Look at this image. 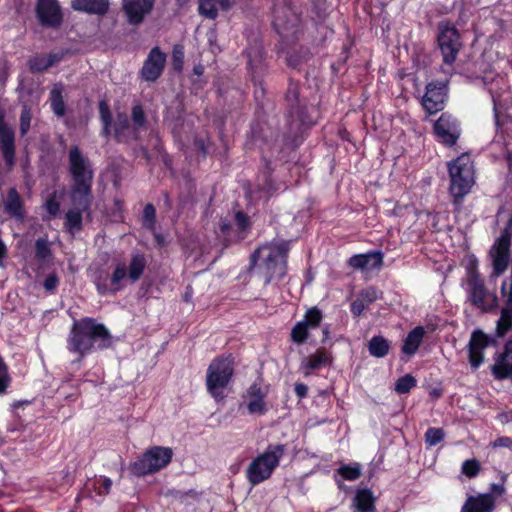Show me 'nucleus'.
I'll return each instance as SVG.
<instances>
[{"mask_svg": "<svg viewBox=\"0 0 512 512\" xmlns=\"http://www.w3.org/2000/svg\"><path fill=\"white\" fill-rule=\"evenodd\" d=\"M110 343V333L103 324L92 318H84L74 322L67 339V348L83 357L94 349L107 348Z\"/></svg>", "mask_w": 512, "mask_h": 512, "instance_id": "obj_1", "label": "nucleus"}, {"mask_svg": "<svg viewBox=\"0 0 512 512\" xmlns=\"http://www.w3.org/2000/svg\"><path fill=\"white\" fill-rule=\"evenodd\" d=\"M288 247L284 243H269L260 246L251 255V265L255 275L265 284L274 279H281L286 274Z\"/></svg>", "mask_w": 512, "mask_h": 512, "instance_id": "obj_2", "label": "nucleus"}, {"mask_svg": "<svg viewBox=\"0 0 512 512\" xmlns=\"http://www.w3.org/2000/svg\"><path fill=\"white\" fill-rule=\"evenodd\" d=\"M69 163L74 181L71 197L75 204L87 208L91 204L90 193L93 178L90 163L77 146L72 147L69 152Z\"/></svg>", "mask_w": 512, "mask_h": 512, "instance_id": "obj_3", "label": "nucleus"}, {"mask_svg": "<svg viewBox=\"0 0 512 512\" xmlns=\"http://www.w3.org/2000/svg\"><path fill=\"white\" fill-rule=\"evenodd\" d=\"M450 176V193L454 198H462L468 194L474 185V168L471 156L461 154L448 163Z\"/></svg>", "mask_w": 512, "mask_h": 512, "instance_id": "obj_4", "label": "nucleus"}, {"mask_svg": "<svg viewBox=\"0 0 512 512\" xmlns=\"http://www.w3.org/2000/svg\"><path fill=\"white\" fill-rule=\"evenodd\" d=\"M283 445L269 446L267 450L257 456L247 467L246 477L248 482L255 486L269 479L273 471L278 467L284 456Z\"/></svg>", "mask_w": 512, "mask_h": 512, "instance_id": "obj_5", "label": "nucleus"}, {"mask_svg": "<svg viewBox=\"0 0 512 512\" xmlns=\"http://www.w3.org/2000/svg\"><path fill=\"white\" fill-rule=\"evenodd\" d=\"M234 373L231 356L215 358L207 369L206 386L208 392L216 400H222L224 388L229 384Z\"/></svg>", "mask_w": 512, "mask_h": 512, "instance_id": "obj_6", "label": "nucleus"}, {"mask_svg": "<svg viewBox=\"0 0 512 512\" xmlns=\"http://www.w3.org/2000/svg\"><path fill=\"white\" fill-rule=\"evenodd\" d=\"M146 267V259L141 254H135L132 256L129 265L127 266L123 262L116 263L113 273L111 275L110 283L111 287H107L104 284H97V290L101 294L107 292H117L123 287V281L128 279L132 283L139 280Z\"/></svg>", "mask_w": 512, "mask_h": 512, "instance_id": "obj_7", "label": "nucleus"}, {"mask_svg": "<svg viewBox=\"0 0 512 512\" xmlns=\"http://www.w3.org/2000/svg\"><path fill=\"white\" fill-rule=\"evenodd\" d=\"M172 455L171 448L154 446L143 453L137 461L131 463L130 470L138 477L155 473L170 463Z\"/></svg>", "mask_w": 512, "mask_h": 512, "instance_id": "obj_8", "label": "nucleus"}, {"mask_svg": "<svg viewBox=\"0 0 512 512\" xmlns=\"http://www.w3.org/2000/svg\"><path fill=\"white\" fill-rule=\"evenodd\" d=\"M438 44L444 63L451 65L461 48L460 36L456 28L449 23L439 24Z\"/></svg>", "mask_w": 512, "mask_h": 512, "instance_id": "obj_9", "label": "nucleus"}, {"mask_svg": "<svg viewBox=\"0 0 512 512\" xmlns=\"http://www.w3.org/2000/svg\"><path fill=\"white\" fill-rule=\"evenodd\" d=\"M512 230L504 229L490 250L493 276L499 277L508 268L510 261V241Z\"/></svg>", "mask_w": 512, "mask_h": 512, "instance_id": "obj_10", "label": "nucleus"}, {"mask_svg": "<svg viewBox=\"0 0 512 512\" xmlns=\"http://www.w3.org/2000/svg\"><path fill=\"white\" fill-rule=\"evenodd\" d=\"M468 286L469 300L474 306L483 311H488L497 306V297L487 290L483 281L475 273L470 275Z\"/></svg>", "mask_w": 512, "mask_h": 512, "instance_id": "obj_11", "label": "nucleus"}, {"mask_svg": "<svg viewBox=\"0 0 512 512\" xmlns=\"http://www.w3.org/2000/svg\"><path fill=\"white\" fill-rule=\"evenodd\" d=\"M155 0H121L126 20L131 25H139L150 15Z\"/></svg>", "mask_w": 512, "mask_h": 512, "instance_id": "obj_12", "label": "nucleus"}, {"mask_svg": "<svg viewBox=\"0 0 512 512\" xmlns=\"http://www.w3.org/2000/svg\"><path fill=\"white\" fill-rule=\"evenodd\" d=\"M446 97V81L431 82L426 87V93L423 97L422 104L430 114H433L443 109Z\"/></svg>", "mask_w": 512, "mask_h": 512, "instance_id": "obj_13", "label": "nucleus"}, {"mask_svg": "<svg viewBox=\"0 0 512 512\" xmlns=\"http://www.w3.org/2000/svg\"><path fill=\"white\" fill-rule=\"evenodd\" d=\"M434 131L443 144L452 146L460 136V129L455 118L448 114H442L434 124Z\"/></svg>", "mask_w": 512, "mask_h": 512, "instance_id": "obj_14", "label": "nucleus"}, {"mask_svg": "<svg viewBox=\"0 0 512 512\" xmlns=\"http://www.w3.org/2000/svg\"><path fill=\"white\" fill-rule=\"evenodd\" d=\"M166 56L158 47L153 48L141 70L142 77L147 81L156 80L162 73Z\"/></svg>", "mask_w": 512, "mask_h": 512, "instance_id": "obj_15", "label": "nucleus"}, {"mask_svg": "<svg viewBox=\"0 0 512 512\" xmlns=\"http://www.w3.org/2000/svg\"><path fill=\"white\" fill-rule=\"evenodd\" d=\"M36 11L43 25L56 26L62 20L60 7L56 0H38Z\"/></svg>", "mask_w": 512, "mask_h": 512, "instance_id": "obj_16", "label": "nucleus"}, {"mask_svg": "<svg viewBox=\"0 0 512 512\" xmlns=\"http://www.w3.org/2000/svg\"><path fill=\"white\" fill-rule=\"evenodd\" d=\"M0 150L8 165H12L15 158V134L0 116Z\"/></svg>", "mask_w": 512, "mask_h": 512, "instance_id": "obj_17", "label": "nucleus"}, {"mask_svg": "<svg viewBox=\"0 0 512 512\" xmlns=\"http://www.w3.org/2000/svg\"><path fill=\"white\" fill-rule=\"evenodd\" d=\"M488 345L487 336L481 331L473 332L469 341V361L472 367L478 368L483 362V350Z\"/></svg>", "mask_w": 512, "mask_h": 512, "instance_id": "obj_18", "label": "nucleus"}, {"mask_svg": "<svg viewBox=\"0 0 512 512\" xmlns=\"http://www.w3.org/2000/svg\"><path fill=\"white\" fill-rule=\"evenodd\" d=\"M495 508V498L492 494L469 496L462 506L461 512H492Z\"/></svg>", "mask_w": 512, "mask_h": 512, "instance_id": "obj_19", "label": "nucleus"}, {"mask_svg": "<svg viewBox=\"0 0 512 512\" xmlns=\"http://www.w3.org/2000/svg\"><path fill=\"white\" fill-rule=\"evenodd\" d=\"M264 396L265 394L258 384L254 383L249 387L245 397L249 414L262 415L266 412Z\"/></svg>", "mask_w": 512, "mask_h": 512, "instance_id": "obj_20", "label": "nucleus"}, {"mask_svg": "<svg viewBox=\"0 0 512 512\" xmlns=\"http://www.w3.org/2000/svg\"><path fill=\"white\" fill-rule=\"evenodd\" d=\"M349 266L354 269L360 270H373L379 269L383 263V257L380 252H370L367 254H358L352 256L349 261Z\"/></svg>", "mask_w": 512, "mask_h": 512, "instance_id": "obj_21", "label": "nucleus"}, {"mask_svg": "<svg viewBox=\"0 0 512 512\" xmlns=\"http://www.w3.org/2000/svg\"><path fill=\"white\" fill-rule=\"evenodd\" d=\"M331 362V355L325 349H318L315 353L305 357L301 362V370L307 376L313 370L321 369L329 365Z\"/></svg>", "mask_w": 512, "mask_h": 512, "instance_id": "obj_22", "label": "nucleus"}, {"mask_svg": "<svg viewBox=\"0 0 512 512\" xmlns=\"http://www.w3.org/2000/svg\"><path fill=\"white\" fill-rule=\"evenodd\" d=\"M379 298V292L374 287H369L361 291L358 297L351 304V311L354 315L359 316L373 302Z\"/></svg>", "mask_w": 512, "mask_h": 512, "instance_id": "obj_23", "label": "nucleus"}, {"mask_svg": "<svg viewBox=\"0 0 512 512\" xmlns=\"http://www.w3.org/2000/svg\"><path fill=\"white\" fill-rule=\"evenodd\" d=\"M231 6V0H201L199 4V12L206 18L215 19L219 10L227 11Z\"/></svg>", "mask_w": 512, "mask_h": 512, "instance_id": "obj_24", "label": "nucleus"}, {"mask_svg": "<svg viewBox=\"0 0 512 512\" xmlns=\"http://www.w3.org/2000/svg\"><path fill=\"white\" fill-rule=\"evenodd\" d=\"M72 7L78 11L102 15L108 11L109 0H73Z\"/></svg>", "mask_w": 512, "mask_h": 512, "instance_id": "obj_25", "label": "nucleus"}, {"mask_svg": "<svg viewBox=\"0 0 512 512\" xmlns=\"http://www.w3.org/2000/svg\"><path fill=\"white\" fill-rule=\"evenodd\" d=\"M353 507L358 512H373L375 509V498L371 490H357L353 498Z\"/></svg>", "mask_w": 512, "mask_h": 512, "instance_id": "obj_26", "label": "nucleus"}, {"mask_svg": "<svg viewBox=\"0 0 512 512\" xmlns=\"http://www.w3.org/2000/svg\"><path fill=\"white\" fill-rule=\"evenodd\" d=\"M424 334L425 331L422 326L414 328L405 338L402 352L409 356L414 355L423 340Z\"/></svg>", "mask_w": 512, "mask_h": 512, "instance_id": "obj_27", "label": "nucleus"}, {"mask_svg": "<svg viewBox=\"0 0 512 512\" xmlns=\"http://www.w3.org/2000/svg\"><path fill=\"white\" fill-rule=\"evenodd\" d=\"M5 209L10 215L18 219L24 217L22 200L15 188H10L8 191Z\"/></svg>", "mask_w": 512, "mask_h": 512, "instance_id": "obj_28", "label": "nucleus"}, {"mask_svg": "<svg viewBox=\"0 0 512 512\" xmlns=\"http://www.w3.org/2000/svg\"><path fill=\"white\" fill-rule=\"evenodd\" d=\"M60 60L61 56L59 54L37 55L29 60V67L32 71L40 72L48 69Z\"/></svg>", "mask_w": 512, "mask_h": 512, "instance_id": "obj_29", "label": "nucleus"}, {"mask_svg": "<svg viewBox=\"0 0 512 512\" xmlns=\"http://www.w3.org/2000/svg\"><path fill=\"white\" fill-rule=\"evenodd\" d=\"M72 204L73 208L66 213V226L71 232L81 228L82 211H85L89 208V206L87 208H82L78 204H75L73 200Z\"/></svg>", "mask_w": 512, "mask_h": 512, "instance_id": "obj_30", "label": "nucleus"}, {"mask_svg": "<svg viewBox=\"0 0 512 512\" xmlns=\"http://www.w3.org/2000/svg\"><path fill=\"white\" fill-rule=\"evenodd\" d=\"M390 345L388 341L381 337V336H375L373 337L368 344L369 352L372 356L380 358L387 355L389 352Z\"/></svg>", "mask_w": 512, "mask_h": 512, "instance_id": "obj_31", "label": "nucleus"}, {"mask_svg": "<svg viewBox=\"0 0 512 512\" xmlns=\"http://www.w3.org/2000/svg\"><path fill=\"white\" fill-rule=\"evenodd\" d=\"M51 107L53 112L57 116H63L65 114V104L62 98V87L55 85L50 93Z\"/></svg>", "mask_w": 512, "mask_h": 512, "instance_id": "obj_32", "label": "nucleus"}, {"mask_svg": "<svg viewBox=\"0 0 512 512\" xmlns=\"http://www.w3.org/2000/svg\"><path fill=\"white\" fill-rule=\"evenodd\" d=\"M99 114L103 124L102 134L108 136L111 133V112L109 105L104 100L99 103Z\"/></svg>", "mask_w": 512, "mask_h": 512, "instance_id": "obj_33", "label": "nucleus"}, {"mask_svg": "<svg viewBox=\"0 0 512 512\" xmlns=\"http://www.w3.org/2000/svg\"><path fill=\"white\" fill-rule=\"evenodd\" d=\"M338 473L346 480L354 481L361 476V465H343L338 469Z\"/></svg>", "mask_w": 512, "mask_h": 512, "instance_id": "obj_34", "label": "nucleus"}, {"mask_svg": "<svg viewBox=\"0 0 512 512\" xmlns=\"http://www.w3.org/2000/svg\"><path fill=\"white\" fill-rule=\"evenodd\" d=\"M416 386V380L413 376L407 374L399 378L395 384V390L397 393L404 394L408 393L413 387Z\"/></svg>", "mask_w": 512, "mask_h": 512, "instance_id": "obj_35", "label": "nucleus"}, {"mask_svg": "<svg viewBox=\"0 0 512 512\" xmlns=\"http://www.w3.org/2000/svg\"><path fill=\"white\" fill-rule=\"evenodd\" d=\"M444 435L441 428H429L425 433V442L430 447L435 446L443 440Z\"/></svg>", "mask_w": 512, "mask_h": 512, "instance_id": "obj_36", "label": "nucleus"}, {"mask_svg": "<svg viewBox=\"0 0 512 512\" xmlns=\"http://www.w3.org/2000/svg\"><path fill=\"white\" fill-rule=\"evenodd\" d=\"M461 471L468 478H473L477 476L480 471V463L476 459H468L463 462Z\"/></svg>", "mask_w": 512, "mask_h": 512, "instance_id": "obj_37", "label": "nucleus"}, {"mask_svg": "<svg viewBox=\"0 0 512 512\" xmlns=\"http://www.w3.org/2000/svg\"><path fill=\"white\" fill-rule=\"evenodd\" d=\"M308 326L305 322H298L292 329L291 338L296 343H302L307 337Z\"/></svg>", "mask_w": 512, "mask_h": 512, "instance_id": "obj_38", "label": "nucleus"}, {"mask_svg": "<svg viewBox=\"0 0 512 512\" xmlns=\"http://www.w3.org/2000/svg\"><path fill=\"white\" fill-rule=\"evenodd\" d=\"M32 113L27 106H24L20 115V134L24 136L30 129Z\"/></svg>", "mask_w": 512, "mask_h": 512, "instance_id": "obj_39", "label": "nucleus"}, {"mask_svg": "<svg viewBox=\"0 0 512 512\" xmlns=\"http://www.w3.org/2000/svg\"><path fill=\"white\" fill-rule=\"evenodd\" d=\"M321 319V312L317 308H312L307 311L303 322H305L308 327H316L320 323Z\"/></svg>", "mask_w": 512, "mask_h": 512, "instance_id": "obj_40", "label": "nucleus"}, {"mask_svg": "<svg viewBox=\"0 0 512 512\" xmlns=\"http://www.w3.org/2000/svg\"><path fill=\"white\" fill-rule=\"evenodd\" d=\"M36 256L40 259H46L50 255V248L45 239H38L35 244Z\"/></svg>", "mask_w": 512, "mask_h": 512, "instance_id": "obj_41", "label": "nucleus"}, {"mask_svg": "<svg viewBox=\"0 0 512 512\" xmlns=\"http://www.w3.org/2000/svg\"><path fill=\"white\" fill-rule=\"evenodd\" d=\"M95 484L98 486L97 487L98 494L105 495L110 492V489L112 486V481H111V479H109L107 477L101 476L95 480Z\"/></svg>", "mask_w": 512, "mask_h": 512, "instance_id": "obj_42", "label": "nucleus"}, {"mask_svg": "<svg viewBox=\"0 0 512 512\" xmlns=\"http://www.w3.org/2000/svg\"><path fill=\"white\" fill-rule=\"evenodd\" d=\"M9 383V377L7 374V367L0 358V393H2Z\"/></svg>", "mask_w": 512, "mask_h": 512, "instance_id": "obj_43", "label": "nucleus"}, {"mask_svg": "<svg viewBox=\"0 0 512 512\" xmlns=\"http://www.w3.org/2000/svg\"><path fill=\"white\" fill-rule=\"evenodd\" d=\"M132 119L137 126H142L145 122L144 112L141 106H134L132 110Z\"/></svg>", "mask_w": 512, "mask_h": 512, "instance_id": "obj_44", "label": "nucleus"}, {"mask_svg": "<svg viewBox=\"0 0 512 512\" xmlns=\"http://www.w3.org/2000/svg\"><path fill=\"white\" fill-rule=\"evenodd\" d=\"M128 126V120L126 115L119 114L115 123V135L119 136L120 133Z\"/></svg>", "mask_w": 512, "mask_h": 512, "instance_id": "obj_45", "label": "nucleus"}, {"mask_svg": "<svg viewBox=\"0 0 512 512\" xmlns=\"http://www.w3.org/2000/svg\"><path fill=\"white\" fill-rule=\"evenodd\" d=\"M155 217V209L153 205L147 204L144 208V221L148 226H152Z\"/></svg>", "mask_w": 512, "mask_h": 512, "instance_id": "obj_46", "label": "nucleus"}, {"mask_svg": "<svg viewBox=\"0 0 512 512\" xmlns=\"http://www.w3.org/2000/svg\"><path fill=\"white\" fill-rule=\"evenodd\" d=\"M45 207L48 213L52 216H55L60 209L59 203L54 198H50L49 200H47Z\"/></svg>", "mask_w": 512, "mask_h": 512, "instance_id": "obj_47", "label": "nucleus"}, {"mask_svg": "<svg viewBox=\"0 0 512 512\" xmlns=\"http://www.w3.org/2000/svg\"><path fill=\"white\" fill-rule=\"evenodd\" d=\"M58 278L56 275H49L45 281H44V288L47 290V291H52L53 289H55L58 285Z\"/></svg>", "mask_w": 512, "mask_h": 512, "instance_id": "obj_48", "label": "nucleus"}, {"mask_svg": "<svg viewBox=\"0 0 512 512\" xmlns=\"http://www.w3.org/2000/svg\"><path fill=\"white\" fill-rule=\"evenodd\" d=\"M492 446L494 448L507 447L509 449H512V439L509 437H500L492 443Z\"/></svg>", "mask_w": 512, "mask_h": 512, "instance_id": "obj_49", "label": "nucleus"}, {"mask_svg": "<svg viewBox=\"0 0 512 512\" xmlns=\"http://www.w3.org/2000/svg\"><path fill=\"white\" fill-rule=\"evenodd\" d=\"M295 393L299 398H304L308 393V387L303 383H296Z\"/></svg>", "mask_w": 512, "mask_h": 512, "instance_id": "obj_50", "label": "nucleus"}, {"mask_svg": "<svg viewBox=\"0 0 512 512\" xmlns=\"http://www.w3.org/2000/svg\"><path fill=\"white\" fill-rule=\"evenodd\" d=\"M498 418L503 424L512 423V410L499 414Z\"/></svg>", "mask_w": 512, "mask_h": 512, "instance_id": "obj_51", "label": "nucleus"}, {"mask_svg": "<svg viewBox=\"0 0 512 512\" xmlns=\"http://www.w3.org/2000/svg\"><path fill=\"white\" fill-rule=\"evenodd\" d=\"M236 221L239 224V226H241L242 228H245L246 224H247V217L242 212H238L236 214Z\"/></svg>", "mask_w": 512, "mask_h": 512, "instance_id": "obj_52", "label": "nucleus"}, {"mask_svg": "<svg viewBox=\"0 0 512 512\" xmlns=\"http://www.w3.org/2000/svg\"><path fill=\"white\" fill-rule=\"evenodd\" d=\"M491 489L497 495H502L505 492L503 485L492 484Z\"/></svg>", "mask_w": 512, "mask_h": 512, "instance_id": "obj_53", "label": "nucleus"}, {"mask_svg": "<svg viewBox=\"0 0 512 512\" xmlns=\"http://www.w3.org/2000/svg\"><path fill=\"white\" fill-rule=\"evenodd\" d=\"M174 60L175 62L177 63V68L178 69H181V63H182V53L181 52H177L176 50L174 51Z\"/></svg>", "mask_w": 512, "mask_h": 512, "instance_id": "obj_54", "label": "nucleus"}, {"mask_svg": "<svg viewBox=\"0 0 512 512\" xmlns=\"http://www.w3.org/2000/svg\"><path fill=\"white\" fill-rule=\"evenodd\" d=\"M5 253H6V247H5L4 243L2 242V240H0V262L4 258Z\"/></svg>", "mask_w": 512, "mask_h": 512, "instance_id": "obj_55", "label": "nucleus"}, {"mask_svg": "<svg viewBox=\"0 0 512 512\" xmlns=\"http://www.w3.org/2000/svg\"><path fill=\"white\" fill-rule=\"evenodd\" d=\"M505 229H509V230H512V215L510 216L509 220H508V223L505 227Z\"/></svg>", "mask_w": 512, "mask_h": 512, "instance_id": "obj_56", "label": "nucleus"}, {"mask_svg": "<svg viewBox=\"0 0 512 512\" xmlns=\"http://www.w3.org/2000/svg\"><path fill=\"white\" fill-rule=\"evenodd\" d=\"M195 72H196L197 74H201V73H202V69H201V68H195Z\"/></svg>", "mask_w": 512, "mask_h": 512, "instance_id": "obj_57", "label": "nucleus"}, {"mask_svg": "<svg viewBox=\"0 0 512 512\" xmlns=\"http://www.w3.org/2000/svg\"><path fill=\"white\" fill-rule=\"evenodd\" d=\"M275 25H276V26H280V25H281V24L279 23V18H278V17H276Z\"/></svg>", "mask_w": 512, "mask_h": 512, "instance_id": "obj_58", "label": "nucleus"}]
</instances>
